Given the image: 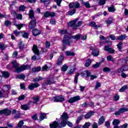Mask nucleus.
Returning <instances> with one entry per match:
<instances>
[{"label":"nucleus","instance_id":"7ed1b4c3","mask_svg":"<svg viewBox=\"0 0 128 128\" xmlns=\"http://www.w3.org/2000/svg\"><path fill=\"white\" fill-rule=\"evenodd\" d=\"M29 14V18H31V20L29 23L28 28L30 30H32L34 28L35 26H36V19L34 18V10H30Z\"/></svg>","mask_w":128,"mask_h":128},{"label":"nucleus","instance_id":"0e129e2a","mask_svg":"<svg viewBox=\"0 0 128 128\" xmlns=\"http://www.w3.org/2000/svg\"><path fill=\"white\" fill-rule=\"evenodd\" d=\"M45 46H46V48H48L50 46V43L49 42L46 41L45 44Z\"/></svg>","mask_w":128,"mask_h":128},{"label":"nucleus","instance_id":"e2e57ef3","mask_svg":"<svg viewBox=\"0 0 128 128\" xmlns=\"http://www.w3.org/2000/svg\"><path fill=\"white\" fill-rule=\"evenodd\" d=\"M105 126L106 128H109L110 126V122L109 121H106L105 122Z\"/></svg>","mask_w":128,"mask_h":128},{"label":"nucleus","instance_id":"9b49d317","mask_svg":"<svg viewBox=\"0 0 128 128\" xmlns=\"http://www.w3.org/2000/svg\"><path fill=\"white\" fill-rule=\"evenodd\" d=\"M38 86H40V84H38V83L36 82V83H32L30 84L28 88H29V90H34V88H38Z\"/></svg>","mask_w":128,"mask_h":128},{"label":"nucleus","instance_id":"052dcab7","mask_svg":"<svg viewBox=\"0 0 128 128\" xmlns=\"http://www.w3.org/2000/svg\"><path fill=\"white\" fill-rule=\"evenodd\" d=\"M81 106H82V108H88V102H85L81 105Z\"/></svg>","mask_w":128,"mask_h":128},{"label":"nucleus","instance_id":"5701e85b","mask_svg":"<svg viewBox=\"0 0 128 128\" xmlns=\"http://www.w3.org/2000/svg\"><path fill=\"white\" fill-rule=\"evenodd\" d=\"M82 2V4L86 8H90V2H84V0H80Z\"/></svg>","mask_w":128,"mask_h":128},{"label":"nucleus","instance_id":"603ef678","mask_svg":"<svg viewBox=\"0 0 128 128\" xmlns=\"http://www.w3.org/2000/svg\"><path fill=\"white\" fill-rule=\"evenodd\" d=\"M54 1L56 3V4L58 6H60V4H62V0H54Z\"/></svg>","mask_w":128,"mask_h":128},{"label":"nucleus","instance_id":"de8ad7c7","mask_svg":"<svg viewBox=\"0 0 128 128\" xmlns=\"http://www.w3.org/2000/svg\"><path fill=\"white\" fill-rule=\"evenodd\" d=\"M107 60H108V62H114V58H112V56H107Z\"/></svg>","mask_w":128,"mask_h":128},{"label":"nucleus","instance_id":"13d9d810","mask_svg":"<svg viewBox=\"0 0 128 128\" xmlns=\"http://www.w3.org/2000/svg\"><path fill=\"white\" fill-rule=\"evenodd\" d=\"M85 72L86 73L87 78H90V76H92V72H90L89 70H86Z\"/></svg>","mask_w":128,"mask_h":128},{"label":"nucleus","instance_id":"20e7f679","mask_svg":"<svg viewBox=\"0 0 128 128\" xmlns=\"http://www.w3.org/2000/svg\"><path fill=\"white\" fill-rule=\"evenodd\" d=\"M10 86L7 84L4 86L2 88V92L0 90V98H8V94H10Z\"/></svg>","mask_w":128,"mask_h":128},{"label":"nucleus","instance_id":"09e8293b","mask_svg":"<svg viewBox=\"0 0 128 128\" xmlns=\"http://www.w3.org/2000/svg\"><path fill=\"white\" fill-rule=\"evenodd\" d=\"M24 26V24H16V26L18 28L19 30H20V28H23Z\"/></svg>","mask_w":128,"mask_h":128},{"label":"nucleus","instance_id":"e433bc0d","mask_svg":"<svg viewBox=\"0 0 128 128\" xmlns=\"http://www.w3.org/2000/svg\"><path fill=\"white\" fill-rule=\"evenodd\" d=\"M126 38V35L124 34L117 37V40H124V38Z\"/></svg>","mask_w":128,"mask_h":128},{"label":"nucleus","instance_id":"393cba45","mask_svg":"<svg viewBox=\"0 0 128 128\" xmlns=\"http://www.w3.org/2000/svg\"><path fill=\"white\" fill-rule=\"evenodd\" d=\"M8 48V45L4 44V42H0V50H4Z\"/></svg>","mask_w":128,"mask_h":128},{"label":"nucleus","instance_id":"dca6fc26","mask_svg":"<svg viewBox=\"0 0 128 128\" xmlns=\"http://www.w3.org/2000/svg\"><path fill=\"white\" fill-rule=\"evenodd\" d=\"M32 104V101H29L28 104H23L21 106V108L23 110H30V106Z\"/></svg>","mask_w":128,"mask_h":128},{"label":"nucleus","instance_id":"1a4fd4ad","mask_svg":"<svg viewBox=\"0 0 128 128\" xmlns=\"http://www.w3.org/2000/svg\"><path fill=\"white\" fill-rule=\"evenodd\" d=\"M128 112V108L125 107L120 108L118 111L115 112V116H120V114H124V112Z\"/></svg>","mask_w":128,"mask_h":128},{"label":"nucleus","instance_id":"680f3d73","mask_svg":"<svg viewBox=\"0 0 128 128\" xmlns=\"http://www.w3.org/2000/svg\"><path fill=\"white\" fill-rule=\"evenodd\" d=\"M100 86H101L100 83L98 82H96V85L95 86V90H98V88H100Z\"/></svg>","mask_w":128,"mask_h":128},{"label":"nucleus","instance_id":"6ab92c4d","mask_svg":"<svg viewBox=\"0 0 128 128\" xmlns=\"http://www.w3.org/2000/svg\"><path fill=\"white\" fill-rule=\"evenodd\" d=\"M60 118L61 120H65L66 122V120H68V115L66 112H64L62 114Z\"/></svg>","mask_w":128,"mask_h":128},{"label":"nucleus","instance_id":"69168bd1","mask_svg":"<svg viewBox=\"0 0 128 128\" xmlns=\"http://www.w3.org/2000/svg\"><path fill=\"white\" fill-rule=\"evenodd\" d=\"M24 98H26V96L22 95L18 97V100H24Z\"/></svg>","mask_w":128,"mask_h":128},{"label":"nucleus","instance_id":"f704fd0d","mask_svg":"<svg viewBox=\"0 0 128 128\" xmlns=\"http://www.w3.org/2000/svg\"><path fill=\"white\" fill-rule=\"evenodd\" d=\"M108 12H116V8H114V5H112L110 7H108Z\"/></svg>","mask_w":128,"mask_h":128},{"label":"nucleus","instance_id":"338daca9","mask_svg":"<svg viewBox=\"0 0 128 128\" xmlns=\"http://www.w3.org/2000/svg\"><path fill=\"white\" fill-rule=\"evenodd\" d=\"M128 126V124L126 123H125L123 125L120 126L121 128H127Z\"/></svg>","mask_w":128,"mask_h":128},{"label":"nucleus","instance_id":"bf43d9fd","mask_svg":"<svg viewBox=\"0 0 128 128\" xmlns=\"http://www.w3.org/2000/svg\"><path fill=\"white\" fill-rule=\"evenodd\" d=\"M16 18H18V20H22V15L21 14H17V16H16Z\"/></svg>","mask_w":128,"mask_h":128},{"label":"nucleus","instance_id":"864d4df0","mask_svg":"<svg viewBox=\"0 0 128 128\" xmlns=\"http://www.w3.org/2000/svg\"><path fill=\"white\" fill-rule=\"evenodd\" d=\"M22 36L24 38H28V33L26 32H24L22 34Z\"/></svg>","mask_w":128,"mask_h":128},{"label":"nucleus","instance_id":"0eeeda50","mask_svg":"<svg viewBox=\"0 0 128 128\" xmlns=\"http://www.w3.org/2000/svg\"><path fill=\"white\" fill-rule=\"evenodd\" d=\"M70 8H80V4L78 2H70L69 4Z\"/></svg>","mask_w":128,"mask_h":128},{"label":"nucleus","instance_id":"4d7b16f0","mask_svg":"<svg viewBox=\"0 0 128 128\" xmlns=\"http://www.w3.org/2000/svg\"><path fill=\"white\" fill-rule=\"evenodd\" d=\"M25 10H26V6H24V5L21 6L19 8V10H20L21 12H24Z\"/></svg>","mask_w":128,"mask_h":128},{"label":"nucleus","instance_id":"ea45409f","mask_svg":"<svg viewBox=\"0 0 128 128\" xmlns=\"http://www.w3.org/2000/svg\"><path fill=\"white\" fill-rule=\"evenodd\" d=\"M92 54L94 56H98L100 54V52L98 50H94Z\"/></svg>","mask_w":128,"mask_h":128},{"label":"nucleus","instance_id":"2eb2a0df","mask_svg":"<svg viewBox=\"0 0 128 128\" xmlns=\"http://www.w3.org/2000/svg\"><path fill=\"white\" fill-rule=\"evenodd\" d=\"M12 114H14V118H20V112L14 109L12 111Z\"/></svg>","mask_w":128,"mask_h":128},{"label":"nucleus","instance_id":"aec40b11","mask_svg":"<svg viewBox=\"0 0 128 128\" xmlns=\"http://www.w3.org/2000/svg\"><path fill=\"white\" fill-rule=\"evenodd\" d=\"M104 50L106 52H108L109 54H114V50L112 48H110V46H105L104 48Z\"/></svg>","mask_w":128,"mask_h":128},{"label":"nucleus","instance_id":"8fccbe9b","mask_svg":"<svg viewBox=\"0 0 128 128\" xmlns=\"http://www.w3.org/2000/svg\"><path fill=\"white\" fill-rule=\"evenodd\" d=\"M100 66V63L97 62L96 64L92 65V68H98Z\"/></svg>","mask_w":128,"mask_h":128},{"label":"nucleus","instance_id":"6e6d98bb","mask_svg":"<svg viewBox=\"0 0 128 128\" xmlns=\"http://www.w3.org/2000/svg\"><path fill=\"white\" fill-rule=\"evenodd\" d=\"M118 48V50H122V42H120L117 45Z\"/></svg>","mask_w":128,"mask_h":128},{"label":"nucleus","instance_id":"4be33fe9","mask_svg":"<svg viewBox=\"0 0 128 128\" xmlns=\"http://www.w3.org/2000/svg\"><path fill=\"white\" fill-rule=\"evenodd\" d=\"M33 36H39L40 34H41V32L40 30H38V29H34L32 31Z\"/></svg>","mask_w":128,"mask_h":128},{"label":"nucleus","instance_id":"412c9836","mask_svg":"<svg viewBox=\"0 0 128 128\" xmlns=\"http://www.w3.org/2000/svg\"><path fill=\"white\" fill-rule=\"evenodd\" d=\"M1 74H2V76L4 78H10V72L6 71H0Z\"/></svg>","mask_w":128,"mask_h":128},{"label":"nucleus","instance_id":"72a5a7b5","mask_svg":"<svg viewBox=\"0 0 128 128\" xmlns=\"http://www.w3.org/2000/svg\"><path fill=\"white\" fill-rule=\"evenodd\" d=\"M91 64H92V60H90V59H88L86 60V62L85 64L86 68H88V66H90Z\"/></svg>","mask_w":128,"mask_h":128},{"label":"nucleus","instance_id":"473e14b6","mask_svg":"<svg viewBox=\"0 0 128 128\" xmlns=\"http://www.w3.org/2000/svg\"><path fill=\"white\" fill-rule=\"evenodd\" d=\"M126 90H128V85H124L122 86V88L119 90V92H124Z\"/></svg>","mask_w":128,"mask_h":128},{"label":"nucleus","instance_id":"6e6552de","mask_svg":"<svg viewBox=\"0 0 128 128\" xmlns=\"http://www.w3.org/2000/svg\"><path fill=\"white\" fill-rule=\"evenodd\" d=\"M64 100V97L62 96L54 97L51 100V102H62Z\"/></svg>","mask_w":128,"mask_h":128},{"label":"nucleus","instance_id":"37998d69","mask_svg":"<svg viewBox=\"0 0 128 128\" xmlns=\"http://www.w3.org/2000/svg\"><path fill=\"white\" fill-rule=\"evenodd\" d=\"M21 32H18V30H15L14 31V34H15L16 36H20V35Z\"/></svg>","mask_w":128,"mask_h":128},{"label":"nucleus","instance_id":"c756f323","mask_svg":"<svg viewBox=\"0 0 128 128\" xmlns=\"http://www.w3.org/2000/svg\"><path fill=\"white\" fill-rule=\"evenodd\" d=\"M120 124V120H118V119H115L112 122V124L114 126H118V124Z\"/></svg>","mask_w":128,"mask_h":128},{"label":"nucleus","instance_id":"f03ea898","mask_svg":"<svg viewBox=\"0 0 128 128\" xmlns=\"http://www.w3.org/2000/svg\"><path fill=\"white\" fill-rule=\"evenodd\" d=\"M59 32L60 34H65L63 38V40H62V44H64L70 46V44L72 42L70 41V38H72V37L68 34V31H66V30H60Z\"/></svg>","mask_w":128,"mask_h":128},{"label":"nucleus","instance_id":"cd10ccee","mask_svg":"<svg viewBox=\"0 0 128 128\" xmlns=\"http://www.w3.org/2000/svg\"><path fill=\"white\" fill-rule=\"evenodd\" d=\"M90 26L93 28H100V26H102L101 25H96L94 22H91L90 23Z\"/></svg>","mask_w":128,"mask_h":128},{"label":"nucleus","instance_id":"c85d7f7f","mask_svg":"<svg viewBox=\"0 0 128 128\" xmlns=\"http://www.w3.org/2000/svg\"><path fill=\"white\" fill-rule=\"evenodd\" d=\"M16 78H18L19 80H24L26 78V76L24 74H20L16 76Z\"/></svg>","mask_w":128,"mask_h":128},{"label":"nucleus","instance_id":"a19ab883","mask_svg":"<svg viewBox=\"0 0 128 128\" xmlns=\"http://www.w3.org/2000/svg\"><path fill=\"white\" fill-rule=\"evenodd\" d=\"M79 76H80L79 73L76 74L74 80V82H75V84H78V78Z\"/></svg>","mask_w":128,"mask_h":128},{"label":"nucleus","instance_id":"39448f33","mask_svg":"<svg viewBox=\"0 0 128 128\" xmlns=\"http://www.w3.org/2000/svg\"><path fill=\"white\" fill-rule=\"evenodd\" d=\"M66 126V121L61 120V122L58 124L56 121H54L52 124H50V128H62Z\"/></svg>","mask_w":128,"mask_h":128},{"label":"nucleus","instance_id":"9d476101","mask_svg":"<svg viewBox=\"0 0 128 128\" xmlns=\"http://www.w3.org/2000/svg\"><path fill=\"white\" fill-rule=\"evenodd\" d=\"M12 114V111L6 108L3 110H0V114H4L5 116H10Z\"/></svg>","mask_w":128,"mask_h":128},{"label":"nucleus","instance_id":"ddd939ff","mask_svg":"<svg viewBox=\"0 0 128 128\" xmlns=\"http://www.w3.org/2000/svg\"><path fill=\"white\" fill-rule=\"evenodd\" d=\"M80 100V96H76L70 98L68 100V102L70 104H74V102H78V100Z\"/></svg>","mask_w":128,"mask_h":128},{"label":"nucleus","instance_id":"b1692460","mask_svg":"<svg viewBox=\"0 0 128 128\" xmlns=\"http://www.w3.org/2000/svg\"><path fill=\"white\" fill-rule=\"evenodd\" d=\"M94 111H90L88 112L84 116L85 118H90L94 116Z\"/></svg>","mask_w":128,"mask_h":128},{"label":"nucleus","instance_id":"5fc2aeb1","mask_svg":"<svg viewBox=\"0 0 128 128\" xmlns=\"http://www.w3.org/2000/svg\"><path fill=\"white\" fill-rule=\"evenodd\" d=\"M103 72H110V68L108 67H105L103 68Z\"/></svg>","mask_w":128,"mask_h":128},{"label":"nucleus","instance_id":"7c9ffc66","mask_svg":"<svg viewBox=\"0 0 128 128\" xmlns=\"http://www.w3.org/2000/svg\"><path fill=\"white\" fill-rule=\"evenodd\" d=\"M65 54L66 56H74L76 55V54L74 52H72V51H67L65 52Z\"/></svg>","mask_w":128,"mask_h":128},{"label":"nucleus","instance_id":"a878e982","mask_svg":"<svg viewBox=\"0 0 128 128\" xmlns=\"http://www.w3.org/2000/svg\"><path fill=\"white\" fill-rule=\"evenodd\" d=\"M82 36V34H78L76 36H72V38H74V40H78Z\"/></svg>","mask_w":128,"mask_h":128},{"label":"nucleus","instance_id":"f8f14e48","mask_svg":"<svg viewBox=\"0 0 128 128\" xmlns=\"http://www.w3.org/2000/svg\"><path fill=\"white\" fill-rule=\"evenodd\" d=\"M48 16H50L51 18H54L56 16V12H46L44 15V18H48Z\"/></svg>","mask_w":128,"mask_h":128},{"label":"nucleus","instance_id":"a211bd4d","mask_svg":"<svg viewBox=\"0 0 128 128\" xmlns=\"http://www.w3.org/2000/svg\"><path fill=\"white\" fill-rule=\"evenodd\" d=\"M52 68V64L50 63H48V64L44 65L42 67V70L46 71L48 70L50 68Z\"/></svg>","mask_w":128,"mask_h":128},{"label":"nucleus","instance_id":"f257e3e1","mask_svg":"<svg viewBox=\"0 0 128 128\" xmlns=\"http://www.w3.org/2000/svg\"><path fill=\"white\" fill-rule=\"evenodd\" d=\"M13 68L15 69L16 72L20 74L26 70H30V66L28 65H23L20 66V64L16 62V61H13L12 62Z\"/></svg>","mask_w":128,"mask_h":128},{"label":"nucleus","instance_id":"bb28decb","mask_svg":"<svg viewBox=\"0 0 128 128\" xmlns=\"http://www.w3.org/2000/svg\"><path fill=\"white\" fill-rule=\"evenodd\" d=\"M104 120H105L104 117V116H102L98 120V126H100V124H102L104 122Z\"/></svg>","mask_w":128,"mask_h":128},{"label":"nucleus","instance_id":"774afa93","mask_svg":"<svg viewBox=\"0 0 128 128\" xmlns=\"http://www.w3.org/2000/svg\"><path fill=\"white\" fill-rule=\"evenodd\" d=\"M98 125L97 123L96 122H94L92 125V128H98Z\"/></svg>","mask_w":128,"mask_h":128},{"label":"nucleus","instance_id":"a18cd8bd","mask_svg":"<svg viewBox=\"0 0 128 128\" xmlns=\"http://www.w3.org/2000/svg\"><path fill=\"white\" fill-rule=\"evenodd\" d=\"M68 14L69 16H72L76 14V10L74 9L72 10L68 11Z\"/></svg>","mask_w":128,"mask_h":128},{"label":"nucleus","instance_id":"58836bf2","mask_svg":"<svg viewBox=\"0 0 128 128\" xmlns=\"http://www.w3.org/2000/svg\"><path fill=\"white\" fill-rule=\"evenodd\" d=\"M68 66L67 65L65 64L62 66V70L63 72H66V70H68Z\"/></svg>","mask_w":128,"mask_h":128},{"label":"nucleus","instance_id":"4468645a","mask_svg":"<svg viewBox=\"0 0 128 128\" xmlns=\"http://www.w3.org/2000/svg\"><path fill=\"white\" fill-rule=\"evenodd\" d=\"M54 84V81L52 79H48L46 81V82L42 84V88H46V86L50 84Z\"/></svg>","mask_w":128,"mask_h":128},{"label":"nucleus","instance_id":"2f4dec72","mask_svg":"<svg viewBox=\"0 0 128 128\" xmlns=\"http://www.w3.org/2000/svg\"><path fill=\"white\" fill-rule=\"evenodd\" d=\"M32 100H34L33 104H38L40 102V98L38 96L33 97Z\"/></svg>","mask_w":128,"mask_h":128},{"label":"nucleus","instance_id":"49530a36","mask_svg":"<svg viewBox=\"0 0 128 128\" xmlns=\"http://www.w3.org/2000/svg\"><path fill=\"white\" fill-rule=\"evenodd\" d=\"M4 24L6 26H9L12 25V22H10V20H6L4 22Z\"/></svg>","mask_w":128,"mask_h":128},{"label":"nucleus","instance_id":"4c0bfd02","mask_svg":"<svg viewBox=\"0 0 128 128\" xmlns=\"http://www.w3.org/2000/svg\"><path fill=\"white\" fill-rule=\"evenodd\" d=\"M40 70H42L40 67H36L32 68V72H40Z\"/></svg>","mask_w":128,"mask_h":128},{"label":"nucleus","instance_id":"f3484780","mask_svg":"<svg viewBox=\"0 0 128 128\" xmlns=\"http://www.w3.org/2000/svg\"><path fill=\"white\" fill-rule=\"evenodd\" d=\"M32 50L33 51V52L35 54H37L38 56H40V50H38V46L36 45H34L33 47L32 48Z\"/></svg>","mask_w":128,"mask_h":128},{"label":"nucleus","instance_id":"423d86ee","mask_svg":"<svg viewBox=\"0 0 128 128\" xmlns=\"http://www.w3.org/2000/svg\"><path fill=\"white\" fill-rule=\"evenodd\" d=\"M76 22H78V18L75 19L73 21H71L68 23V26H72L76 30L82 24V22L80 21L76 24Z\"/></svg>","mask_w":128,"mask_h":128},{"label":"nucleus","instance_id":"3c124183","mask_svg":"<svg viewBox=\"0 0 128 128\" xmlns=\"http://www.w3.org/2000/svg\"><path fill=\"white\" fill-rule=\"evenodd\" d=\"M113 20H112V18H109L106 21V22L107 24H112Z\"/></svg>","mask_w":128,"mask_h":128},{"label":"nucleus","instance_id":"c9c22d12","mask_svg":"<svg viewBox=\"0 0 128 128\" xmlns=\"http://www.w3.org/2000/svg\"><path fill=\"white\" fill-rule=\"evenodd\" d=\"M46 114L45 113H41L40 116V120H44L46 118Z\"/></svg>","mask_w":128,"mask_h":128},{"label":"nucleus","instance_id":"c03bdc74","mask_svg":"<svg viewBox=\"0 0 128 128\" xmlns=\"http://www.w3.org/2000/svg\"><path fill=\"white\" fill-rule=\"evenodd\" d=\"M90 122H86L83 126L84 128H90Z\"/></svg>","mask_w":128,"mask_h":128},{"label":"nucleus","instance_id":"79ce46f5","mask_svg":"<svg viewBox=\"0 0 128 128\" xmlns=\"http://www.w3.org/2000/svg\"><path fill=\"white\" fill-rule=\"evenodd\" d=\"M44 79V78H42V77H38V78H34V80H33V82H40V80H42Z\"/></svg>","mask_w":128,"mask_h":128}]
</instances>
